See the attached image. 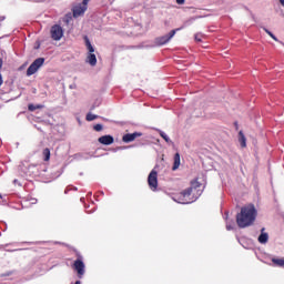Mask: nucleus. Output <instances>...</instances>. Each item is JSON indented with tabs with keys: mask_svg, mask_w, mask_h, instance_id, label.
Instances as JSON below:
<instances>
[{
	"mask_svg": "<svg viewBox=\"0 0 284 284\" xmlns=\"http://www.w3.org/2000/svg\"><path fill=\"white\" fill-rule=\"evenodd\" d=\"M258 211L254 204H247L241 209V212L236 215V223L239 227L245 229L250 225H254Z\"/></svg>",
	"mask_w": 284,
	"mask_h": 284,
	"instance_id": "obj_1",
	"label": "nucleus"
},
{
	"mask_svg": "<svg viewBox=\"0 0 284 284\" xmlns=\"http://www.w3.org/2000/svg\"><path fill=\"white\" fill-rule=\"evenodd\" d=\"M203 194V190H201V184L193 182L191 187L186 189L182 193H180L176 203H181L182 205H187L190 203H194Z\"/></svg>",
	"mask_w": 284,
	"mask_h": 284,
	"instance_id": "obj_2",
	"label": "nucleus"
},
{
	"mask_svg": "<svg viewBox=\"0 0 284 284\" xmlns=\"http://www.w3.org/2000/svg\"><path fill=\"white\" fill-rule=\"evenodd\" d=\"M43 63H45L44 58L36 59L27 69V77H32V74H37V72H39V68H41Z\"/></svg>",
	"mask_w": 284,
	"mask_h": 284,
	"instance_id": "obj_3",
	"label": "nucleus"
},
{
	"mask_svg": "<svg viewBox=\"0 0 284 284\" xmlns=\"http://www.w3.org/2000/svg\"><path fill=\"white\" fill-rule=\"evenodd\" d=\"M148 184L152 192H155L156 187H159V173L156 169H153L148 176Z\"/></svg>",
	"mask_w": 284,
	"mask_h": 284,
	"instance_id": "obj_4",
	"label": "nucleus"
},
{
	"mask_svg": "<svg viewBox=\"0 0 284 284\" xmlns=\"http://www.w3.org/2000/svg\"><path fill=\"white\" fill-rule=\"evenodd\" d=\"M179 30L181 29L171 30L168 34L156 38L155 43L158 45H165V43H170V41H172L173 37L176 34V32H179Z\"/></svg>",
	"mask_w": 284,
	"mask_h": 284,
	"instance_id": "obj_5",
	"label": "nucleus"
},
{
	"mask_svg": "<svg viewBox=\"0 0 284 284\" xmlns=\"http://www.w3.org/2000/svg\"><path fill=\"white\" fill-rule=\"evenodd\" d=\"M62 38H63V28L59 24H54L51 28V39H53V41H61Z\"/></svg>",
	"mask_w": 284,
	"mask_h": 284,
	"instance_id": "obj_6",
	"label": "nucleus"
},
{
	"mask_svg": "<svg viewBox=\"0 0 284 284\" xmlns=\"http://www.w3.org/2000/svg\"><path fill=\"white\" fill-rule=\"evenodd\" d=\"M73 267L78 273L79 278H83V274H85V264L82 260H75L73 263Z\"/></svg>",
	"mask_w": 284,
	"mask_h": 284,
	"instance_id": "obj_7",
	"label": "nucleus"
},
{
	"mask_svg": "<svg viewBox=\"0 0 284 284\" xmlns=\"http://www.w3.org/2000/svg\"><path fill=\"white\" fill-rule=\"evenodd\" d=\"M139 136H143L142 132H134V133H126L122 136L123 143H132V141H135V139H139Z\"/></svg>",
	"mask_w": 284,
	"mask_h": 284,
	"instance_id": "obj_8",
	"label": "nucleus"
},
{
	"mask_svg": "<svg viewBox=\"0 0 284 284\" xmlns=\"http://www.w3.org/2000/svg\"><path fill=\"white\" fill-rule=\"evenodd\" d=\"M24 174L27 176H38L39 175V166L36 164H30L27 170L24 171Z\"/></svg>",
	"mask_w": 284,
	"mask_h": 284,
	"instance_id": "obj_9",
	"label": "nucleus"
},
{
	"mask_svg": "<svg viewBox=\"0 0 284 284\" xmlns=\"http://www.w3.org/2000/svg\"><path fill=\"white\" fill-rule=\"evenodd\" d=\"M85 10H88V7L78 4L73 8V17L77 19L78 17H81V14H85Z\"/></svg>",
	"mask_w": 284,
	"mask_h": 284,
	"instance_id": "obj_10",
	"label": "nucleus"
},
{
	"mask_svg": "<svg viewBox=\"0 0 284 284\" xmlns=\"http://www.w3.org/2000/svg\"><path fill=\"white\" fill-rule=\"evenodd\" d=\"M98 141L102 145H112V143H114V138L112 135H103L100 136Z\"/></svg>",
	"mask_w": 284,
	"mask_h": 284,
	"instance_id": "obj_11",
	"label": "nucleus"
},
{
	"mask_svg": "<svg viewBox=\"0 0 284 284\" xmlns=\"http://www.w3.org/2000/svg\"><path fill=\"white\" fill-rule=\"evenodd\" d=\"M257 241H258V243H261L262 245H265V243H267V241H270V234H267V233L265 232V229H264V227L261 230V234H260V236L257 237Z\"/></svg>",
	"mask_w": 284,
	"mask_h": 284,
	"instance_id": "obj_12",
	"label": "nucleus"
},
{
	"mask_svg": "<svg viewBox=\"0 0 284 284\" xmlns=\"http://www.w3.org/2000/svg\"><path fill=\"white\" fill-rule=\"evenodd\" d=\"M85 62L89 63L92 68L97 65V54L94 53H88Z\"/></svg>",
	"mask_w": 284,
	"mask_h": 284,
	"instance_id": "obj_13",
	"label": "nucleus"
},
{
	"mask_svg": "<svg viewBox=\"0 0 284 284\" xmlns=\"http://www.w3.org/2000/svg\"><path fill=\"white\" fill-rule=\"evenodd\" d=\"M84 43L89 54H94V48L92 45V42H90V38H88V36H84Z\"/></svg>",
	"mask_w": 284,
	"mask_h": 284,
	"instance_id": "obj_14",
	"label": "nucleus"
},
{
	"mask_svg": "<svg viewBox=\"0 0 284 284\" xmlns=\"http://www.w3.org/2000/svg\"><path fill=\"white\" fill-rule=\"evenodd\" d=\"M239 141H240V145L241 148H247V140L245 139V134H243V131L239 132Z\"/></svg>",
	"mask_w": 284,
	"mask_h": 284,
	"instance_id": "obj_15",
	"label": "nucleus"
},
{
	"mask_svg": "<svg viewBox=\"0 0 284 284\" xmlns=\"http://www.w3.org/2000/svg\"><path fill=\"white\" fill-rule=\"evenodd\" d=\"M180 165H181V154L175 153V155H174V163H173L172 170L176 171V169L180 168Z\"/></svg>",
	"mask_w": 284,
	"mask_h": 284,
	"instance_id": "obj_16",
	"label": "nucleus"
},
{
	"mask_svg": "<svg viewBox=\"0 0 284 284\" xmlns=\"http://www.w3.org/2000/svg\"><path fill=\"white\" fill-rule=\"evenodd\" d=\"M272 263H274V265H277V267H284V258L273 257Z\"/></svg>",
	"mask_w": 284,
	"mask_h": 284,
	"instance_id": "obj_17",
	"label": "nucleus"
},
{
	"mask_svg": "<svg viewBox=\"0 0 284 284\" xmlns=\"http://www.w3.org/2000/svg\"><path fill=\"white\" fill-rule=\"evenodd\" d=\"M41 109H43V104H37V105H34V104H29V105H28L29 112H34V110H41Z\"/></svg>",
	"mask_w": 284,
	"mask_h": 284,
	"instance_id": "obj_18",
	"label": "nucleus"
},
{
	"mask_svg": "<svg viewBox=\"0 0 284 284\" xmlns=\"http://www.w3.org/2000/svg\"><path fill=\"white\" fill-rule=\"evenodd\" d=\"M160 136H162L166 143H172V140H170V136H168L165 132L160 131Z\"/></svg>",
	"mask_w": 284,
	"mask_h": 284,
	"instance_id": "obj_19",
	"label": "nucleus"
},
{
	"mask_svg": "<svg viewBox=\"0 0 284 284\" xmlns=\"http://www.w3.org/2000/svg\"><path fill=\"white\" fill-rule=\"evenodd\" d=\"M95 119H99V115L93 114V113L87 114V121H94Z\"/></svg>",
	"mask_w": 284,
	"mask_h": 284,
	"instance_id": "obj_20",
	"label": "nucleus"
},
{
	"mask_svg": "<svg viewBox=\"0 0 284 284\" xmlns=\"http://www.w3.org/2000/svg\"><path fill=\"white\" fill-rule=\"evenodd\" d=\"M44 161H50V149L43 150Z\"/></svg>",
	"mask_w": 284,
	"mask_h": 284,
	"instance_id": "obj_21",
	"label": "nucleus"
},
{
	"mask_svg": "<svg viewBox=\"0 0 284 284\" xmlns=\"http://www.w3.org/2000/svg\"><path fill=\"white\" fill-rule=\"evenodd\" d=\"M264 31L266 32V34H270L274 41H278V38H276V36H274V33H272L270 30L264 28Z\"/></svg>",
	"mask_w": 284,
	"mask_h": 284,
	"instance_id": "obj_22",
	"label": "nucleus"
},
{
	"mask_svg": "<svg viewBox=\"0 0 284 284\" xmlns=\"http://www.w3.org/2000/svg\"><path fill=\"white\" fill-rule=\"evenodd\" d=\"M226 230L230 232L232 230H234V222L230 223V222H226Z\"/></svg>",
	"mask_w": 284,
	"mask_h": 284,
	"instance_id": "obj_23",
	"label": "nucleus"
},
{
	"mask_svg": "<svg viewBox=\"0 0 284 284\" xmlns=\"http://www.w3.org/2000/svg\"><path fill=\"white\" fill-rule=\"evenodd\" d=\"M194 39H195V41L201 42L202 39H203V34H202V33H196V34L194 36Z\"/></svg>",
	"mask_w": 284,
	"mask_h": 284,
	"instance_id": "obj_24",
	"label": "nucleus"
},
{
	"mask_svg": "<svg viewBox=\"0 0 284 284\" xmlns=\"http://www.w3.org/2000/svg\"><path fill=\"white\" fill-rule=\"evenodd\" d=\"M93 130H95V132H101V130H103V125L102 124H95L93 126Z\"/></svg>",
	"mask_w": 284,
	"mask_h": 284,
	"instance_id": "obj_25",
	"label": "nucleus"
},
{
	"mask_svg": "<svg viewBox=\"0 0 284 284\" xmlns=\"http://www.w3.org/2000/svg\"><path fill=\"white\" fill-rule=\"evenodd\" d=\"M90 0H83L82 3L80 6H84V8H88V3Z\"/></svg>",
	"mask_w": 284,
	"mask_h": 284,
	"instance_id": "obj_26",
	"label": "nucleus"
},
{
	"mask_svg": "<svg viewBox=\"0 0 284 284\" xmlns=\"http://www.w3.org/2000/svg\"><path fill=\"white\" fill-rule=\"evenodd\" d=\"M176 3H178L179 6H183V3H185V0H176Z\"/></svg>",
	"mask_w": 284,
	"mask_h": 284,
	"instance_id": "obj_27",
	"label": "nucleus"
},
{
	"mask_svg": "<svg viewBox=\"0 0 284 284\" xmlns=\"http://www.w3.org/2000/svg\"><path fill=\"white\" fill-rule=\"evenodd\" d=\"M0 85H3V75L0 73Z\"/></svg>",
	"mask_w": 284,
	"mask_h": 284,
	"instance_id": "obj_28",
	"label": "nucleus"
},
{
	"mask_svg": "<svg viewBox=\"0 0 284 284\" xmlns=\"http://www.w3.org/2000/svg\"><path fill=\"white\" fill-rule=\"evenodd\" d=\"M31 204L37 205V199H31Z\"/></svg>",
	"mask_w": 284,
	"mask_h": 284,
	"instance_id": "obj_29",
	"label": "nucleus"
},
{
	"mask_svg": "<svg viewBox=\"0 0 284 284\" xmlns=\"http://www.w3.org/2000/svg\"><path fill=\"white\" fill-rule=\"evenodd\" d=\"M1 68H3V59L2 58H0V70H1Z\"/></svg>",
	"mask_w": 284,
	"mask_h": 284,
	"instance_id": "obj_30",
	"label": "nucleus"
},
{
	"mask_svg": "<svg viewBox=\"0 0 284 284\" xmlns=\"http://www.w3.org/2000/svg\"><path fill=\"white\" fill-rule=\"evenodd\" d=\"M281 6L284 7V0H280Z\"/></svg>",
	"mask_w": 284,
	"mask_h": 284,
	"instance_id": "obj_31",
	"label": "nucleus"
},
{
	"mask_svg": "<svg viewBox=\"0 0 284 284\" xmlns=\"http://www.w3.org/2000/svg\"><path fill=\"white\" fill-rule=\"evenodd\" d=\"M13 183L17 184V183H18V180H13Z\"/></svg>",
	"mask_w": 284,
	"mask_h": 284,
	"instance_id": "obj_32",
	"label": "nucleus"
},
{
	"mask_svg": "<svg viewBox=\"0 0 284 284\" xmlns=\"http://www.w3.org/2000/svg\"><path fill=\"white\" fill-rule=\"evenodd\" d=\"M75 284H81V281H77Z\"/></svg>",
	"mask_w": 284,
	"mask_h": 284,
	"instance_id": "obj_33",
	"label": "nucleus"
},
{
	"mask_svg": "<svg viewBox=\"0 0 284 284\" xmlns=\"http://www.w3.org/2000/svg\"><path fill=\"white\" fill-rule=\"evenodd\" d=\"M0 199H2L1 194H0Z\"/></svg>",
	"mask_w": 284,
	"mask_h": 284,
	"instance_id": "obj_34",
	"label": "nucleus"
}]
</instances>
